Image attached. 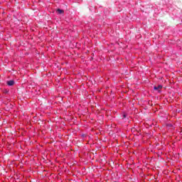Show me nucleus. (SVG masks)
Here are the masks:
<instances>
[{"mask_svg": "<svg viewBox=\"0 0 182 182\" xmlns=\"http://www.w3.org/2000/svg\"><path fill=\"white\" fill-rule=\"evenodd\" d=\"M161 89H163V86L161 85L154 87V90H156L159 92H160L161 91Z\"/></svg>", "mask_w": 182, "mask_h": 182, "instance_id": "obj_1", "label": "nucleus"}, {"mask_svg": "<svg viewBox=\"0 0 182 182\" xmlns=\"http://www.w3.org/2000/svg\"><path fill=\"white\" fill-rule=\"evenodd\" d=\"M7 85L8 86H14V85H15V81L14 80L7 81Z\"/></svg>", "mask_w": 182, "mask_h": 182, "instance_id": "obj_2", "label": "nucleus"}, {"mask_svg": "<svg viewBox=\"0 0 182 182\" xmlns=\"http://www.w3.org/2000/svg\"><path fill=\"white\" fill-rule=\"evenodd\" d=\"M57 12H58V14H64L65 11H63L60 9H57Z\"/></svg>", "mask_w": 182, "mask_h": 182, "instance_id": "obj_3", "label": "nucleus"}, {"mask_svg": "<svg viewBox=\"0 0 182 182\" xmlns=\"http://www.w3.org/2000/svg\"><path fill=\"white\" fill-rule=\"evenodd\" d=\"M123 116H124V118H126V114H124Z\"/></svg>", "mask_w": 182, "mask_h": 182, "instance_id": "obj_4", "label": "nucleus"}]
</instances>
